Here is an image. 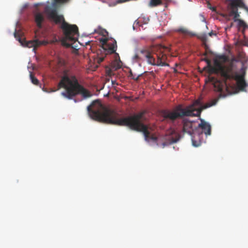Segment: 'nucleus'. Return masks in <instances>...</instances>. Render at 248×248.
<instances>
[{"label":"nucleus","instance_id":"f257e3e1","mask_svg":"<svg viewBox=\"0 0 248 248\" xmlns=\"http://www.w3.org/2000/svg\"><path fill=\"white\" fill-rule=\"evenodd\" d=\"M87 110L90 117L93 120L118 126H128L132 130L143 132L146 141H157V137L153 134L151 135L148 127L141 122L143 112L122 118L116 111L105 107L98 100L93 101L88 106Z\"/></svg>","mask_w":248,"mask_h":248},{"label":"nucleus","instance_id":"f03ea898","mask_svg":"<svg viewBox=\"0 0 248 248\" xmlns=\"http://www.w3.org/2000/svg\"><path fill=\"white\" fill-rule=\"evenodd\" d=\"M58 86L59 89H64L62 95L68 99H72L78 94L81 95L84 98L92 96L90 92L79 83L76 76L70 73L67 69L63 70Z\"/></svg>","mask_w":248,"mask_h":248},{"label":"nucleus","instance_id":"7ed1b4c3","mask_svg":"<svg viewBox=\"0 0 248 248\" xmlns=\"http://www.w3.org/2000/svg\"><path fill=\"white\" fill-rule=\"evenodd\" d=\"M216 102L217 101L215 100L212 103L202 105L200 100H196L192 104L185 108H183L182 105H178L173 111L162 110L161 115L164 118L170 119L172 121L184 117H200L203 109L215 105Z\"/></svg>","mask_w":248,"mask_h":248},{"label":"nucleus","instance_id":"20e7f679","mask_svg":"<svg viewBox=\"0 0 248 248\" xmlns=\"http://www.w3.org/2000/svg\"><path fill=\"white\" fill-rule=\"evenodd\" d=\"M46 12L50 20L56 24H61V28L64 35L63 42H68L66 45L67 46H72L74 43L78 41L79 33L77 25H70L67 23L63 16L58 15L57 10L55 8H48L46 10Z\"/></svg>","mask_w":248,"mask_h":248},{"label":"nucleus","instance_id":"39448f33","mask_svg":"<svg viewBox=\"0 0 248 248\" xmlns=\"http://www.w3.org/2000/svg\"><path fill=\"white\" fill-rule=\"evenodd\" d=\"M166 51H170V48L161 45L146 46L139 50L141 58L146 59L148 64L152 65L168 66L166 62L167 57Z\"/></svg>","mask_w":248,"mask_h":248},{"label":"nucleus","instance_id":"423d86ee","mask_svg":"<svg viewBox=\"0 0 248 248\" xmlns=\"http://www.w3.org/2000/svg\"><path fill=\"white\" fill-rule=\"evenodd\" d=\"M229 74L227 75L224 72L223 73L227 78L224 82H222L215 77H209V80L214 86L215 91L218 92H222L225 87H227V80L234 79L236 81L237 87L241 91H244L246 87V83L244 79L245 74L239 75L233 70V66L231 70H229Z\"/></svg>","mask_w":248,"mask_h":248},{"label":"nucleus","instance_id":"0eeeda50","mask_svg":"<svg viewBox=\"0 0 248 248\" xmlns=\"http://www.w3.org/2000/svg\"><path fill=\"white\" fill-rule=\"evenodd\" d=\"M100 42L102 45V49L97 50V58L95 60L98 64L103 61L107 55L115 53L117 47L115 40L108 42L107 38H103L100 40Z\"/></svg>","mask_w":248,"mask_h":248},{"label":"nucleus","instance_id":"6e6552de","mask_svg":"<svg viewBox=\"0 0 248 248\" xmlns=\"http://www.w3.org/2000/svg\"><path fill=\"white\" fill-rule=\"evenodd\" d=\"M234 60V59L232 60V62L230 63L228 66H223L220 64H217L216 66H212L211 64V61L208 59H205L204 61L207 63L208 66V71L209 73L210 74L215 73L218 74L220 73L221 76L223 78L224 81H225L226 79V77L223 75V73L224 72L226 73L227 75L229 74V70H231L232 67L233 66L232 62Z\"/></svg>","mask_w":248,"mask_h":248},{"label":"nucleus","instance_id":"1a4fd4ad","mask_svg":"<svg viewBox=\"0 0 248 248\" xmlns=\"http://www.w3.org/2000/svg\"><path fill=\"white\" fill-rule=\"evenodd\" d=\"M21 34L19 32H17L16 30L14 32V36L17 40L22 46L29 48L33 47V50H35L36 47H38L42 45H46L47 44L45 41H41L38 39L26 41L24 39H22Z\"/></svg>","mask_w":248,"mask_h":248},{"label":"nucleus","instance_id":"9d476101","mask_svg":"<svg viewBox=\"0 0 248 248\" xmlns=\"http://www.w3.org/2000/svg\"><path fill=\"white\" fill-rule=\"evenodd\" d=\"M183 132L184 133H187L188 135L192 136L195 132H194V129L192 126L191 122L187 120H184L183 121Z\"/></svg>","mask_w":248,"mask_h":248},{"label":"nucleus","instance_id":"9b49d317","mask_svg":"<svg viewBox=\"0 0 248 248\" xmlns=\"http://www.w3.org/2000/svg\"><path fill=\"white\" fill-rule=\"evenodd\" d=\"M202 137V132L199 133H194L191 136L192 145L195 147H198L200 146L203 140Z\"/></svg>","mask_w":248,"mask_h":248},{"label":"nucleus","instance_id":"f8f14e48","mask_svg":"<svg viewBox=\"0 0 248 248\" xmlns=\"http://www.w3.org/2000/svg\"><path fill=\"white\" fill-rule=\"evenodd\" d=\"M201 123L199 124L198 127L201 128L206 136H209L211 134V127L209 124L200 118Z\"/></svg>","mask_w":248,"mask_h":248},{"label":"nucleus","instance_id":"ddd939ff","mask_svg":"<svg viewBox=\"0 0 248 248\" xmlns=\"http://www.w3.org/2000/svg\"><path fill=\"white\" fill-rule=\"evenodd\" d=\"M44 20V17L43 15L41 13H37L35 16V21L36 23L37 27L39 28H41L42 26V22Z\"/></svg>","mask_w":248,"mask_h":248},{"label":"nucleus","instance_id":"4468645a","mask_svg":"<svg viewBox=\"0 0 248 248\" xmlns=\"http://www.w3.org/2000/svg\"><path fill=\"white\" fill-rule=\"evenodd\" d=\"M121 65L120 61H114L111 64V69L108 71V74H109L111 70H117V69L121 68Z\"/></svg>","mask_w":248,"mask_h":248},{"label":"nucleus","instance_id":"2eb2a0df","mask_svg":"<svg viewBox=\"0 0 248 248\" xmlns=\"http://www.w3.org/2000/svg\"><path fill=\"white\" fill-rule=\"evenodd\" d=\"M177 31L184 35H192V34L191 32L189 31L187 29L185 28H180Z\"/></svg>","mask_w":248,"mask_h":248},{"label":"nucleus","instance_id":"dca6fc26","mask_svg":"<svg viewBox=\"0 0 248 248\" xmlns=\"http://www.w3.org/2000/svg\"><path fill=\"white\" fill-rule=\"evenodd\" d=\"M30 79L31 81V82L36 85H37L39 84V80L34 76L33 73L32 72H30Z\"/></svg>","mask_w":248,"mask_h":248},{"label":"nucleus","instance_id":"f3484780","mask_svg":"<svg viewBox=\"0 0 248 248\" xmlns=\"http://www.w3.org/2000/svg\"><path fill=\"white\" fill-rule=\"evenodd\" d=\"M236 22H238V26L239 27H242L243 28V29L245 30L246 29H247L248 26V25L246 24V23L242 20L241 19H240V20H238V21H237Z\"/></svg>","mask_w":248,"mask_h":248},{"label":"nucleus","instance_id":"a211bd4d","mask_svg":"<svg viewBox=\"0 0 248 248\" xmlns=\"http://www.w3.org/2000/svg\"><path fill=\"white\" fill-rule=\"evenodd\" d=\"M141 76V75L136 76L132 73L131 71L129 73V77L131 78L134 79L135 81H138L139 79V78Z\"/></svg>","mask_w":248,"mask_h":248},{"label":"nucleus","instance_id":"6ab92c4d","mask_svg":"<svg viewBox=\"0 0 248 248\" xmlns=\"http://www.w3.org/2000/svg\"><path fill=\"white\" fill-rule=\"evenodd\" d=\"M180 138V137L179 135H177L176 136V138H175L171 137L170 138V143L172 144V143L176 142L177 141H178L179 140Z\"/></svg>","mask_w":248,"mask_h":248},{"label":"nucleus","instance_id":"aec40b11","mask_svg":"<svg viewBox=\"0 0 248 248\" xmlns=\"http://www.w3.org/2000/svg\"><path fill=\"white\" fill-rule=\"evenodd\" d=\"M133 60L136 61V62L139 61L140 59H142L141 57L139 55V54H135L133 58Z\"/></svg>","mask_w":248,"mask_h":248},{"label":"nucleus","instance_id":"412c9836","mask_svg":"<svg viewBox=\"0 0 248 248\" xmlns=\"http://www.w3.org/2000/svg\"><path fill=\"white\" fill-rule=\"evenodd\" d=\"M200 39L204 42H206L207 40V36L206 34H202L200 36Z\"/></svg>","mask_w":248,"mask_h":248},{"label":"nucleus","instance_id":"4be33fe9","mask_svg":"<svg viewBox=\"0 0 248 248\" xmlns=\"http://www.w3.org/2000/svg\"><path fill=\"white\" fill-rule=\"evenodd\" d=\"M56 3H62L64 2L66 0H54Z\"/></svg>","mask_w":248,"mask_h":248},{"label":"nucleus","instance_id":"5701e85b","mask_svg":"<svg viewBox=\"0 0 248 248\" xmlns=\"http://www.w3.org/2000/svg\"><path fill=\"white\" fill-rule=\"evenodd\" d=\"M105 33L108 34V32L106 30H103L102 32V34L103 36H105Z\"/></svg>","mask_w":248,"mask_h":248},{"label":"nucleus","instance_id":"b1692460","mask_svg":"<svg viewBox=\"0 0 248 248\" xmlns=\"http://www.w3.org/2000/svg\"><path fill=\"white\" fill-rule=\"evenodd\" d=\"M214 34L215 35V34L212 31L208 33V35L210 36H212Z\"/></svg>","mask_w":248,"mask_h":248},{"label":"nucleus","instance_id":"393cba45","mask_svg":"<svg viewBox=\"0 0 248 248\" xmlns=\"http://www.w3.org/2000/svg\"><path fill=\"white\" fill-rule=\"evenodd\" d=\"M162 145H163V147H165V145H166V143H165V142H164V143L162 144Z\"/></svg>","mask_w":248,"mask_h":248},{"label":"nucleus","instance_id":"a878e982","mask_svg":"<svg viewBox=\"0 0 248 248\" xmlns=\"http://www.w3.org/2000/svg\"><path fill=\"white\" fill-rule=\"evenodd\" d=\"M204 55H207V52Z\"/></svg>","mask_w":248,"mask_h":248},{"label":"nucleus","instance_id":"bb28decb","mask_svg":"<svg viewBox=\"0 0 248 248\" xmlns=\"http://www.w3.org/2000/svg\"><path fill=\"white\" fill-rule=\"evenodd\" d=\"M205 47H206V49H207V46H205ZM207 51V50H206Z\"/></svg>","mask_w":248,"mask_h":248}]
</instances>
